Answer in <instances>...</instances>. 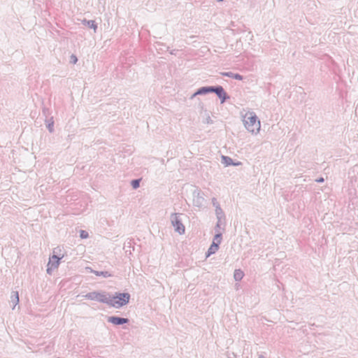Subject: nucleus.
Instances as JSON below:
<instances>
[{"label": "nucleus", "mask_w": 358, "mask_h": 358, "mask_svg": "<svg viewBox=\"0 0 358 358\" xmlns=\"http://www.w3.org/2000/svg\"><path fill=\"white\" fill-rule=\"evenodd\" d=\"M243 124L245 129L252 134L259 133L261 127L260 121L253 111H249L245 113L243 119Z\"/></svg>", "instance_id": "f257e3e1"}, {"label": "nucleus", "mask_w": 358, "mask_h": 358, "mask_svg": "<svg viewBox=\"0 0 358 358\" xmlns=\"http://www.w3.org/2000/svg\"><path fill=\"white\" fill-rule=\"evenodd\" d=\"M130 299V294L129 293H119L116 292L114 296L109 294L108 306H113L115 308H120L127 305Z\"/></svg>", "instance_id": "f03ea898"}, {"label": "nucleus", "mask_w": 358, "mask_h": 358, "mask_svg": "<svg viewBox=\"0 0 358 358\" xmlns=\"http://www.w3.org/2000/svg\"><path fill=\"white\" fill-rule=\"evenodd\" d=\"M84 297L85 299L99 301L101 303H109V293L106 292H92L86 294Z\"/></svg>", "instance_id": "7ed1b4c3"}, {"label": "nucleus", "mask_w": 358, "mask_h": 358, "mask_svg": "<svg viewBox=\"0 0 358 358\" xmlns=\"http://www.w3.org/2000/svg\"><path fill=\"white\" fill-rule=\"evenodd\" d=\"M180 215H182V214L172 213L170 219L171 224L174 227L175 231L179 234H183L185 233V228L182 223V220L180 217Z\"/></svg>", "instance_id": "20e7f679"}, {"label": "nucleus", "mask_w": 358, "mask_h": 358, "mask_svg": "<svg viewBox=\"0 0 358 358\" xmlns=\"http://www.w3.org/2000/svg\"><path fill=\"white\" fill-rule=\"evenodd\" d=\"M57 248H55L53 250V255L50 257L49 262L47 265V273L49 275H51L52 273V271L57 268L59 265V261L62 259V257H59L56 253V250Z\"/></svg>", "instance_id": "39448f33"}, {"label": "nucleus", "mask_w": 358, "mask_h": 358, "mask_svg": "<svg viewBox=\"0 0 358 358\" xmlns=\"http://www.w3.org/2000/svg\"><path fill=\"white\" fill-rule=\"evenodd\" d=\"M193 196V205L196 207L201 208L203 206L205 199L203 197V193L201 192L199 189H196L194 190L192 193Z\"/></svg>", "instance_id": "423d86ee"}, {"label": "nucleus", "mask_w": 358, "mask_h": 358, "mask_svg": "<svg viewBox=\"0 0 358 358\" xmlns=\"http://www.w3.org/2000/svg\"><path fill=\"white\" fill-rule=\"evenodd\" d=\"M213 92L220 99L221 103H223L229 96L225 92L224 88L220 85L213 86Z\"/></svg>", "instance_id": "0eeeda50"}, {"label": "nucleus", "mask_w": 358, "mask_h": 358, "mask_svg": "<svg viewBox=\"0 0 358 358\" xmlns=\"http://www.w3.org/2000/svg\"><path fill=\"white\" fill-rule=\"evenodd\" d=\"M108 322L115 325H122L129 322V319L117 316H110L108 317Z\"/></svg>", "instance_id": "6e6552de"}, {"label": "nucleus", "mask_w": 358, "mask_h": 358, "mask_svg": "<svg viewBox=\"0 0 358 358\" xmlns=\"http://www.w3.org/2000/svg\"><path fill=\"white\" fill-rule=\"evenodd\" d=\"M225 224H226L225 220H217V223L215 226V228H214L215 232L217 234L220 233V234H222V233L225 230V228H224Z\"/></svg>", "instance_id": "1a4fd4ad"}, {"label": "nucleus", "mask_w": 358, "mask_h": 358, "mask_svg": "<svg viewBox=\"0 0 358 358\" xmlns=\"http://www.w3.org/2000/svg\"><path fill=\"white\" fill-rule=\"evenodd\" d=\"M10 303L13 304V309L19 303V294L17 291H13L10 295Z\"/></svg>", "instance_id": "9d476101"}, {"label": "nucleus", "mask_w": 358, "mask_h": 358, "mask_svg": "<svg viewBox=\"0 0 358 358\" xmlns=\"http://www.w3.org/2000/svg\"><path fill=\"white\" fill-rule=\"evenodd\" d=\"M211 92H213V86H206L198 89L196 92V94L204 95Z\"/></svg>", "instance_id": "9b49d317"}, {"label": "nucleus", "mask_w": 358, "mask_h": 358, "mask_svg": "<svg viewBox=\"0 0 358 358\" xmlns=\"http://www.w3.org/2000/svg\"><path fill=\"white\" fill-rule=\"evenodd\" d=\"M222 163L227 166L230 165L238 166L241 164L240 162L234 163L232 159L227 156H222Z\"/></svg>", "instance_id": "f8f14e48"}, {"label": "nucleus", "mask_w": 358, "mask_h": 358, "mask_svg": "<svg viewBox=\"0 0 358 358\" xmlns=\"http://www.w3.org/2000/svg\"><path fill=\"white\" fill-rule=\"evenodd\" d=\"M222 76L231 78L236 80H243V76L238 73H234L233 72L229 71V72H224L222 73Z\"/></svg>", "instance_id": "ddd939ff"}, {"label": "nucleus", "mask_w": 358, "mask_h": 358, "mask_svg": "<svg viewBox=\"0 0 358 358\" xmlns=\"http://www.w3.org/2000/svg\"><path fill=\"white\" fill-rule=\"evenodd\" d=\"M215 215L217 220L226 221L224 213L221 208L217 207V209H215Z\"/></svg>", "instance_id": "4468645a"}, {"label": "nucleus", "mask_w": 358, "mask_h": 358, "mask_svg": "<svg viewBox=\"0 0 358 358\" xmlns=\"http://www.w3.org/2000/svg\"><path fill=\"white\" fill-rule=\"evenodd\" d=\"M219 249V246L215 243H212L211 245L208 248L206 252V257H209L213 254H215Z\"/></svg>", "instance_id": "2eb2a0df"}, {"label": "nucleus", "mask_w": 358, "mask_h": 358, "mask_svg": "<svg viewBox=\"0 0 358 358\" xmlns=\"http://www.w3.org/2000/svg\"><path fill=\"white\" fill-rule=\"evenodd\" d=\"M82 23L84 24V25H86L88 27L90 28H92L94 29V32L96 31V29H97V25L95 23V21L94 20H83L82 21Z\"/></svg>", "instance_id": "dca6fc26"}, {"label": "nucleus", "mask_w": 358, "mask_h": 358, "mask_svg": "<svg viewBox=\"0 0 358 358\" xmlns=\"http://www.w3.org/2000/svg\"><path fill=\"white\" fill-rule=\"evenodd\" d=\"M87 269H90V272L94 273L97 276H103V278H108V277H110L111 276V275L108 272V271H94L92 270V268H87Z\"/></svg>", "instance_id": "f3484780"}, {"label": "nucleus", "mask_w": 358, "mask_h": 358, "mask_svg": "<svg viewBox=\"0 0 358 358\" xmlns=\"http://www.w3.org/2000/svg\"><path fill=\"white\" fill-rule=\"evenodd\" d=\"M222 234H221L220 233L219 234L215 233V235L213 240V243H215L216 245H217L219 246L222 242Z\"/></svg>", "instance_id": "a211bd4d"}, {"label": "nucleus", "mask_w": 358, "mask_h": 358, "mask_svg": "<svg viewBox=\"0 0 358 358\" xmlns=\"http://www.w3.org/2000/svg\"><path fill=\"white\" fill-rule=\"evenodd\" d=\"M243 273L241 270H239V269L235 270L234 274V278L235 280L239 281L243 278Z\"/></svg>", "instance_id": "6ab92c4d"}, {"label": "nucleus", "mask_w": 358, "mask_h": 358, "mask_svg": "<svg viewBox=\"0 0 358 358\" xmlns=\"http://www.w3.org/2000/svg\"><path fill=\"white\" fill-rule=\"evenodd\" d=\"M47 128H48V131L50 133L53 132V131H54V121L52 120V117H51L50 119V120L48 121V124H47Z\"/></svg>", "instance_id": "aec40b11"}, {"label": "nucleus", "mask_w": 358, "mask_h": 358, "mask_svg": "<svg viewBox=\"0 0 358 358\" xmlns=\"http://www.w3.org/2000/svg\"><path fill=\"white\" fill-rule=\"evenodd\" d=\"M140 182H141V179L132 180L131 182V185L133 189H136L138 188L140 186Z\"/></svg>", "instance_id": "412c9836"}, {"label": "nucleus", "mask_w": 358, "mask_h": 358, "mask_svg": "<svg viewBox=\"0 0 358 358\" xmlns=\"http://www.w3.org/2000/svg\"><path fill=\"white\" fill-rule=\"evenodd\" d=\"M89 236V234H88V232L85 231V230H80V237L81 238H88Z\"/></svg>", "instance_id": "4be33fe9"}, {"label": "nucleus", "mask_w": 358, "mask_h": 358, "mask_svg": "<svg viewBox=\"0 0 358 358\" xmlns=\"http://www.w3.org/2000/svg\"><path fill=\"white\" fill-rule=\"evenodd\" d=\"M212 204L215 208V209H217V207L221 208L220 206V203H218V201H217V199L215 198L212 199Z\"/></svg>", "instance_id": "5701e85b"}, {"label": "nucleus", "mask_w": 358, "mask_h": 358, "mask_svg": "<svg viewBox=\"0 0 358 358\" xmlns=\"http://www.w3.org/2000/svg\"><path fill=\"white\" fill-rule=\"evenodd\" d=\"M78 61V59L76 57V56H75L74 55H72L71 56V62H72L73 64H76Z\"/></svg>", "instance_id": "b1692460"}, {"label": "nucleus", "mask_w": 358, "mask_h": 358, "mask_svg": "<svg viewBox=\"0 0 358 358\" xmlns=\"http://www.w3.org/2000/svg\"><path fill=\"white\" fill-rule=\"evenodd\" d=\"M324 178H322V177H321V178H317V179H316V180H315V181H316L317 182H324Z\"/></svg>", "instance_id": "393cba45"}, {"label": "nucleus", "mask_w": 358, "mask_h": 358, "mask_svg": "<svg viewBox=\"0 0 358 358\" xmlns=\"http://www.w3.org/2000/svg\"><path fill=\"white\" fill-rule=\"evenodd\" d=\"M206 123L208 124H210V123H212V120H210V117H208L206 118Z\"/></svg>", "instance_id": "a878e982"}, {"label": "nucleus", "mask_w": 358, "mask_h": 358, "mask_svg": "<svg viewBox=\"0 0 358 358\" xmlns=\"http://www.w3.org/2000/svg\"><path fill=\"white\" fill-rule=\"evenodd\" d=\"M197 95H198V94H196V92H194V93L192 95L191 99L194 98V97H195L196 96H197Z\"/></svg>", "instance_id": "bb28decb"}, {"label": "nucleus", "mask_w": 358, "mask_h": 358, "mask_svg": "<svg viewBox=\"0 0 358 358\" xmlns=\"http://www.w3.org/2000/svg\"><path fill=\"white\" fill-rule=\"evenodd\" d=\"M258 358H266V357H264L263 355H260Z\"/></svg>", "instance_id": "cd10ccee"}, {"label": "nucleus", "mask_w": 358, "mask_h": 358, "mask_svg": "<svg viewBox=\"0 0 358 358\" xmlns=\"http://www.w3.org/2000/svg\"><path fill=\"white\" fill-rule=\"evenodd\" d=\"M47 110V109H43V113H45Z\"/></svg>", "instance_id": "c85d7f7f"}, {"label": "nucleus", "mask_w": 358, "mask_h": 358, "mask_svg": "<svg viewBox=\"0 0 358 358\" xmlns=\"http://www.w3.org/2000/svg\"><path fill=\"white\" fill-rule=\"evenodd\" d=\"M217 1H222L223 0H216Z\"/></svg>", "instance_id": "c756f323"}, {"label": "nucleus", "mask_w": 358, "mask_h": 358, "mask_svg": "<svg viewBox=\"0 0 358 358\" xmlns=\"http://www.w3.org/2000/svg\"><path fill=\"white\" fill-rule=\"evenodd\" d=\"M228 358H230V357H228Z\"/></svg>", "instance_id": "7c9ffc66"}]
</instances>
